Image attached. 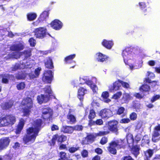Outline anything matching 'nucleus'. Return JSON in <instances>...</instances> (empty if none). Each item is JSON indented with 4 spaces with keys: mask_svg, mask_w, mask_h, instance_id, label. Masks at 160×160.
Returning a JSON list of instances; mask_svg holds the SVG:
<instances>
[{
    "mask_svg": "<svg viewBox=\"0 0 160 160\" xmlns=\"http://www.w3.org/2000/svg\"><path fill=\"white\" fill-rule=\"evenodd\" d=\"M76 54H73L67 56L65 58L64 61L66 63H70L72 62H74L72 61L73 59L75 58Z\"/></svg>",
    "mask_w": 160,
    "mask_h": 160,
    "instance_id": "473e14b6",
    "label": "nucleus"
},
{
    "mask_svg": "<svg viewBox=\"0 0 160 160\" xmlns=\"http://www.w3.org/2000/svg\"><path fill=\"white\" fill-rule=\"evenodd\" d=\"M58 134H56L53 136L51 140V143L50 145L51 146H54L56 140L57 139Z\"/></svg>",
    "mask_w": 160,
    "mask_h": 160,
    "instance_id": "8fccbe9b",
    "label": "nucleus"
},
{
    "mask_svg": "<svg viewBox=\"0 0 160 160\" xmlns=\"http://www.w3.org/2000/svg\"><path fill=\"white\" fill-rule=\"evenodd\" d=\"M50 99L49 96L41 94L37 96V100L38 103L42 104L47 102Z\"/></svg>",
    "mask_w": 160,
    "mask_h": 160,
    "instance_id": "4468645a",
    "label": "nucleus"
},
{
    "mask_svg": "<svg viewBox=\"0 0 160 160\" xmlns=\"http://www.w3.org/2000/svg\"><path fill=\"white\" fill-rule=\"evenodd\" d=\"M139 4L140 9L142 10L144 9L146 7V4L144 2H139Z\"/></svg>",
    "mask_w": 160,
    "mask_h": 160,
    "instance_id": "338daca9",
    "label": "nucleus"
},
{
    "mask_svg": "<svg viewBox=\"0 0 160 160\" xmlns=\"http://www.w3.org/2000/svg\"><path fill=\"white\" fill-rule=\"evenodd\" d=\"M62 131L64 133H72L73 132L72 126H63L62 128Z\"/></svg>",
    "mask_w": 160,
    "mask_h": 160,
    "instance_id": "c756f323",
    "label": "nucleus"
},
{
    "mask_svg": "<svg viewBox=\"0 0 160 160\" xmlns=\"http://www.w3.org/2000/svg\"><path fill=\"white\" fill-rule=\"evenodd\" d=\"M88 151L86 149H83L81 152V154L83 158H87L88 156Z\"/></svg>",
    "mask_w": 160,
    "mask_h": 160,
    "instance_id": "603ef678",
    "label": "nucleus"
},
{
    "mask_svg": "<svg viewBox=\"0 0 160 160\" xmlns=\"http://www.w3.org/2000/svg\"><path fill=\"white\" fill-rule=\"evenodd\" d=\"M44 92L47 95L46 96H49V98H50L51 96H53V92L51 90L50 86H46L44 88Z\"/></svg>",
    "mask_w": 160,
    "mask_h": 160,
    "instance_id": "f704fd0d",
    "label": "nucleus"
},
{
    "mask_svg": "<svg viewBox=\"0 0 160 160\" xmlns=\"http://www.w3.org/2000/svg\"><path fill=\"white\" fill-rule=\"evenodd\" d=\"M16 87L18 90H21L23 89L25 87V84L23 82H21L17 84Z\"/></svg>",
    "mask_w": 160,
    "mask_h": 160,
    "instance_id": "a18cd8bd",
    "label": "nucleus"
},
{
    "mask_svg": "<svg viewBox=\"0 0 160 160\" xmlns=\"http://www.w3.org/2000/svg\"><path fill=\"white\" fill-rule=\"evenodd\" d=\"M21 105L24 107L22 108L23 116L28 117L33 107V104L32 98L27 97L24 98L21 101Z\"/></svg>",
    "mask_w": 160,
    "mask_h": 160,
    "instance_id": "7ed1b4c3",
    "label": "nucleus"
},
{
    "mask_svg": "<svg viewBox=\"0 0 160 160\" xmlns=\"http://www.w3.org/2000/svg\"><path fill=\"white\" fill-rule=\"evenodd\" d=\"M99 115L102 118H108L112 116V112L110 109L104 108L100 111Z\"/></svg>",
    "mask_w": 160,
    "mask_h": 160,
    "instance_id": "9b49d317",
    "label": "nucleus"
},
{
    "mask_svg": "<svg viewBox=\"0 0 160 160\" xmlns=\"http://www.w3.org/2000/svg\"><path fill=\"white\" fill-rule=\"evenodd\" d=\"M14 101L9 100L7 102H3L1 105L2 109L4 110H8L11 108L14 105Z\"/></svg>",
    "mask_w": 160,
    "mask_h": 160,
    "instance_id": "dca6fc26",
    "label": "nucleus"
},
{
    "mask_svg": "<svg viewBox=\"0 0 160 160\" xmlns=\"http://www.w3.org/2000/svg\"><path fill=\"white\" fill-rule=\"evenodd\" d=\"M102 45L108 49H110L113 45L112 41L107 40L105 39H103L101 42Z\"/></svg>",
    "mask_w": 160,
    "mask_h": 160,
    "instance_id": "6ab92c4d",
    "label": "nucleus"
},
{
    "mask_svg": "<svg viewBox=\"0 0 160 160\" xmlns=\"http://www.w3.org/2000/svg\"><path fill=\"white\" fill-rule=\"evenodd\" d=\"M126 139L127 143L129 145L131 144L132 145H137L138 142L141 141V137L140 134H137L134 138L132 134L128 133L126 135Z\"/></svg>",
    "mask_w": 160,
    "mask_h": 160,
    "instance_id": "423d86ee",
    "label": "nucleus"
},
{
    "mask_svg": "<svg viewBox=\"0 0 160 160\" xmlns=\"http://www.w3.org/2000/svg\"><path fill=\"white\" fill-rule=\"evenodd\" d=\"M130 122V120L128 118H123L120 120V122L121 123H127Z\"/></svg>",
    "mask_w": 160,
    "mask_h": 160,
    "instance_id": "13d9d810",
    "label": "nucleus"
},
{
    "mask_svg": "<svg viewBox=\"0 0 160 160\" xmlns=\"http://www.w3.org/2000/svg\"><path fill=\"white\" fill-rule=\"evenodd\" d=\"M126 143L125 139H119L112 141L109 143V146L107 147L108 152L111 154L115 155L117 153V149H125Z\"/></svg>",
    "mask_w": 160,
    "mask_h": 160,
    "instance_id": "f03ea898",
    "label": "nucleus"
},
{
    "mask_svg": "<svg viewBox=\"0 0 160 160\" xmlns=\"http://www.w3.org/2000/svg\"><path fill=\"white\" fill-rule=\"evenodd\" d=\"M86 78V77H84L83 78H82V79L83 80L85 81V83L91 87L93 92H96V89L97 88L96 85L93 83L92 80H87V78Z\"/></svg>",
    "mask_w": 160,
    "mask_h": 160,
    "instance_id": "412c9836",
    "label": "nucleus"
},
{
    "mask_svg": "<svg viewBox=\"0 0 160 160\" xmlns=\"http://www.w3.org/2000/svg\"><path fill=\"white\" fill-rule=\"evenodd\" d=\"M96 55H97V60L98 62H105L108 60V56L101 52L97 53Z\"/></svg>",
    "mask_w": 160,
    "mask_h": 160,
    "instance_id": "aec40b11",
    "label": "nucleus"
},
{
    "mask_svg": "<svg viewBox=\"0 0 160 160\" xmlns=\"http://www.w3.org/2000/svg\"><path fill=\"white\" fill-rule=\"evenodd\" d=\"M160 99V95L155 94L152 96L150 99V101L151 103H153L156 101Z\"/></svg>",
    "mask_w": 160,
    "mask_h": 160,
    "instance_id": "37998d69",
    "label": "nucleus"
},
{
    "mask_svg": "<svg viewBox=\"0 0 160 160\" xmlns=\"http://www.w3.org/2000/svg\"><path fill=\"white\" fill-rule=\"evenodd\" d=\"M28 42L31 46L34 47L35 46L36 41L33 38H30L28 40Z\"/></svg>",
    "mask_w": 160,
    "mask_h": 160,
    "instance_id": "864d4df0",
    "label": "nucleus"
},
{
    "mask_svg": "<svg viewBox=\"0 0 160 160\" xmlns=\"http://www.w3.org/2000/svg\"><path fill=\"white\" fill-rule=\"evenodd\" d=\"M57 140L58 142L62 143L66 141L67 139V137L63 135L59 136L58 135Z\"/></svg>",
    "mask_w": 160,
    "mask_h": 160,
    "instance_id": "79ce46f5",
    "label": "nucleus"
},
{
    "mask_svg": "<svg viewBox=\"0 0 160 160\" xmlns=\"http://www.w3.org/2000/svg\"><path fill=\"white\" fill-rule=\"evenodd\" d=\"M67 122L68 124H74L77 122L76 117L69 111L67 116Z\"/></svg>",
    "mask_w": 160,
    "mask_h": 160,
    "instance_id": "a211bd4d",
    "label": "nucleus"
},
{
    "mask_svg": "<svg viewBox=\"0 0 160 160\" xmlns=\"http://www.w3.org/2000/svg\"><path fill=\"white\" fill-rule=\"evenodd\" d=\"M73 131H82L83 129V126L81 125L77 124L72 126Z\"/></svg>",
    "mask_w": 160,
    "mask_h": 160,
    "instance_id": "c03bdc74",
    "label": "nucleus"
},
{
    "mask_svg": "<svg viewBox=\"0 0 160 160\" xmlns=\"http://www.w3.org/2000/svg\"><path fill=\"white\" fill-rule=\"evenodd\" d=\"M132 146L131 150L132 153L136 158H137L139 154V151L140 149V146L138 145Z\"/></svg>",
    "mask_w": 160,
    "mask_h": 160,
    "instance_id": "b1692460",
    "label": "nucleus"
},
{
    "mask_svg": "<svg viewBox=\"0 0 160 160\" xmlns=\"http://www.w3.org/2000/svg\"><path fill=\"white\" fill-rule=\"evenodd\" d=\"M11 75L8 74H4L0 75V78L2 79V82L3 83H8L9 82V79L10 78Z\"/></svg>",
    "mask_w": 160,
    "mask_h": 160,
    "instance_id": "c85d7f7f",
    "label": "nucleus"
},
{
    "mask_svg": "<svg viewBox=\"0 0 160 160\" xmlns=\"http://www.w3.org/2000/svg\"><path fill=\"white\" fill-rule=\"evenodd\" d=\"M107 128L108 130L110 132L117 134L118 133V122L115 119L110 120L108 122Z\"/></svg>",
    "mask_w": 160,
    "mask_h": 160,
    "instance_id": "0eeeda50",
    "label": "nucleus"
},
{
    "mask_svg": "<svg viewBox=\"0 0 160 160\" xmlns=\"http://www.w3.org/2000/svg\"><path fill=\"white\" fill-rule=\"evenodd\" d=\"M122 95V93L121 92L119 91L118 92L113 95L112 96V98L115 99H117L121 97Z\"/></svg>",
    "mask_w": 160,
    "mask_h": 160,
    "instance_id": "3c124183",
    "label": "nucleus"
},
{
    "mask_svg": "<svg viewBox=\"0 0 160 160\" xmlns=\"http://www.w3.org/2000/svg\"><path fill=\"white\" fill-rule=\"evenodd\" d=\"M16 122V117L12 114H6L0 117V126L1 127H11Z\"/></svg>",
    "mask_w": 160,
    "mask_h": 160,
    "instance_id": "20e7f679",
    "label": "nucleus"
},
{
    "mask_svg": "<svg viewBox=\"0 0 160 160\" xmlns=\"http://www.w3.org/2000/svg\"><path fill=\"white\" fill-rule=\"evenodd\" d=\"M108 141L107 137L103 136L102 137L100 140L99 143L102 145H104L106 144Z\"/></svg>",
    "mask_w": 160,
    "mask_h": 160,
    "instance_id": "de8ad7c7",
    "label": "nucleus"
},
{
    "mask_svg": "<svg viewBox=\"0 0 160 160\" xmlns=\"http://www.w3.org/2000/svg\"><path fill=\"white\" fill-rule=\"evenodd\" d=\"M145 80L144 81L145 82L148 83H152V82H154L155 83L153 85H152V86L153 87H154L157 85V82L155 81H152L151 79L149 78H145Z\"/></svg>",
    "mask_w": 160,
    "mask_h": 160,
    "instance_id": "5fc2aeb1",
    "label": "nucleus"
},
{
    "mask_svg": "<svg viewBox=\"0 0 160 160\" xmlns=\"http://www.w3.org/2000/svg\"><path fill=\"white\" fill-rule=\"evenodd\" d=\"M150 141L148 135H145L144 136L141 144L142 147H144L146 145H149Z\"/></svg>",
    "mask_w": 160,
    "mask_h": 160,
    "instance_id": "2f4dec72",
    "label": "nucleus"
},
{
    "mask_svg": "<svg viewBox=\"0 0 160 160\" xmlns=\"http://www.w3.org/2000/svg\"><path fill=\"white\" fill-rule=\"evenodd\" d=\"M96 116V114L95 111L93 109H90L88 117L89 119L88 125L91 123V122L93 121V120L95 118Z\"/></svg>",
    "mask_w": 160,
    "mask_h": 160,
    "instance_id": "cd10ccee",
    "label": "nucleus"
},
{
    "mask_svg": "<svg viewBox=\"0 0 160 160\" xmlns=\"http://www.w3.org/2000/svg\"><path fill=\"white\" fill-rule=\"evenodd\" d=\"M43 123L41 119L38 118L33 122V125L28 128L26 130V133L22 138V142L25 145H29L34 143L37 137L42 128Z\"/></svg>",
    "mask_w": 160,
    "mask_h": 160,
    "instance_id": "f257e3e1",
    "label": "nucleus"
},
{
    "mask_svg": "<svg viewBox=\"0 0 160 160\" xmlns=\"http://www.w3.org/2000/svg\"><path fill=\"white\" fill-rule=\"evenodd\" d=\"M125 108L123 107H118V108L116 110L115 114L121 116V118H123L126 116V113L124 112Z\"/></svg>",
    "mask_w": 160,
    "mask_h": 160,
    "instance_id": "393cba45",
    "label": "nucleus"
},
{
    "mask_svg": "<svg viewBox=\"0 0 160 160\" xmlns=\"http://www.w3.org/2000/svg\"><path fill=\"white\" fill-rule=\"evenodd\" d=\"M137 114L135 112H132L129 115V119L130 121H134L137 118Z\"/></svg>",
    "mask_w": 160,
    "mask_h": 160,
    "instance_id": "09e8293b",
    "label": "nucleus"
},
{
    "mask_svg": "<svg viewBox=\"0 0 160 160\" xmlns=\"http://www.w3.org/2000/svg\"><path fill=\"white\" fill-rule=\"evenodd\" d=\"M79 149L80 147L78 146L76 147H72L69 148L68 151L70 153H73L79 150Z\"/></svg>",
    "mask_w": 160,
    "mask_h": 160,
    "instance_id": "49530a36",
    "label": "nucleus"
},
{
    "mask_svg": "<svg viewBox=\"0 0 160 160\" xmlns=\"http://www.w3.org/2000/svg\"><path fill=\"white\" fill-rule=\"evenodd\" d=\"M139 90L143 92H147L149 91L150 88V87L148 85L144 84L139 88Z\"/></svg>",
    "mask_w": 160,
    "mask_h": 160,
    "instance_id": "ea45409f",
    "label": "nucleus"
},
{
    "mask_svg": "<svg viewBox=\"0 0 160 160\" xmlns=\"http://www.w3.org/2000/svg\"><path fill=\"white\" fill-rule=\"evenodd\" d=\"M51 27L56 30L60 29L62 27L63 24L59 20L55 19L52 21L50 24Z\"/></svg>",
    "mask_w": 160,
    "mask_h": 160,
    "instance_id": "f8f14e48",
    "label": "nucleus"
},
{
    "mask_svg": "<svg viewBox=\"0 0 160 160\" xmlns=\"http://www.w3.org/2000/svg\"><path fill=\"white\" fill-rule=\"evenodd\" d=\"M131 98L132 97L129 94L125 93H123L122 99L124 103H127Z\"/></svg>",
    "mask_w": 160,
    "mask_h": 160,
    "instance_id": "4c0bfd02",
    "label": "nucleus"
},
{
    "mask_svg": "<svg viewBox=\"0 0 160 160\" xmlns=\"http://www.w3.org/2000/svg\"><path fill=\"white\" fill-rule=\"evenodd\" d=\"M37 17V14L34 12H29L27 14V18L28 21H33L36 19Z\"/></svg>",
    "mask_w": 160,
    "mask_h": 160,
    "instance_id": "72a5a7b5",
    "label": "nucleus"
},
{
    "mask_svg": "<svg viewBox=\"0 0 160 160\" xmlns=\"http://www.w3.org/2000/svg\"><path fill=\"white\" fill-rule=\"evenodd\" d=\"M109 96V93L107 91L104 92L102 94V97L104 99H107Z\"/></svg>",
    "mask_w": 160,
    "mask_h": 160,
    "instance_id": "052dcab7",
    "label": "nucleus"
},
{
    "mask_svg": "<svg viewBox=\"0 0 160 160\" xmlns=\"http://www.w3.org/2000/svg\"><path fill=\"white\" fill-rule=\"evenodd\" d=\"M41 118L44 121H50L52 120L53 112L49 107L42 108V109Z\"/></svg>",
    "mask_w": 160,
    "mask_h": 160,
    "instance_id": "39448f33",
    "label": "nucleus"
},
{
    "mask_svg": "<svg viewBox=\"0 0 160 160\" xmlns=\"http://www.w3.org/2000/svg\"><path fill=\"white\" fill-rule=\"evenodd\" d=\"M49 16L48 11H44L40 14L38 18L39 22H42L48 18Z\"/></svg>",
    "mask_w": 160,
    "mask_h": 160,
    "instance_id": "a878e982",
    "label": "nucleus"
},
{
    "mask_svg": "<svg viewBox=\"0 0 160 160\" xmlns=\"http://www.w3.org/2000/svg\"><path fill=\"white\" fill-rule=\"evenodd\" d=\"M59 129L58 127L55 124H53L51 126V129L52 131H54L56 130H58Z\"/></svg>",
    "mask_w": 160,
    "mask_h": 160,
    "instance_id": "774afa93",
    "label": "nucleus"
},
{
    "mask_svg": "<svg viewBox=\"0 0 160 160\" xmlns=\"http://www.w3.org/2000/svg\"><path fill=\"white\" fill-rule=\"evenodd\" d=\"M59 156L60 159L64 160H69V157L67 156V153L65 152H60L59 153Z\"/></svg>",
    "mask_w": 160,
    "mask_h": 160,
    "instance_id": "58836bf2",
    "label": "nucleus"
},
{
    "mask_svg": "<svg viewBox=\"0 0 160 160\" xmlns=\"http://www.w3.org/2000/svg\"><path fill=\"white\" fill-rule=\"evenodd\" d=\"M41 70V68L40 67H38L35 69L34 71V73L36 77H38Z\"/></svg>",
    "mask_w": 160,
    "mask_h": 160,
    "instance_id": "4d7b16f0",
    "label": "nucleus"
},
{
    "mask_svg": "<svg viewBox=\"0 0 160 160\" xmlns=\"http://www.w3.org/2000/svg\"><path fill=\"white\" fill-rule=\"evenodd\" d=\"M45 66L46 68L48 69H52L54 68L53 64L52 59L48 57L46 59L45 62Z\"/></svg>",
    "mask_w": 160,
    "mask_h": 160,
    "instance_id": "7c9ffc66",
    "label": "nucleus"
},
{
    "mask_svg": "<svg viewBox=\"0 0 160 160\" xmlns=\"http://www.w3.org/2000/svg\"><path fill=\"white\" fill-rule=\"evenodd\" d=\"M119 81L121 82V85L123 88H129V85L128 82H124L121 80H119Z\"/></svg>",
    "mask_w": 160,
    "mask_h": 160,
    "instance_id": "6e6d98bb",
    "label": "nucleus"
},
{
    "mask_svg": "<svg viewBox=\"0 0 160 160\" xmlns=\"http://www.w3.org/2000/svg\"><path fill=\"white\" fill-rule=\"evenodd\" d=\"M97 137L95 133V134H90L87 136L85 139L88 142L92 143L94 141Z\"/></svg>",
    "mask_w": 160,
    "mask_h": 160,
    "instance_id": "c9c22d12",
    "label": "nucleus"
},
{
    "mask_svg": "<svg viewBox=\"0 0 160 160\" xmlns=\"http://www.w3.org/2000/svg\"><path fill=\"white\" fill-rule=\"evenodd\" d=\"M156 63V61L153 60H150L149 61L147 62L148 65L150 66H154L155 65Z\"/></svg>",
    "mask_w": 160,
    "mask_h": 160,
    "instance_id": "0e129e2a",
    "label": "nucleus"
},
{
    "mask_svg": "<svg viewBox=\"0 0 160 160\" xmlns=\"http://www.w3.org/2000/svg\"><path fill=\"white\" fill-rule=\"evenodd\" d=\"M103 131H99L98 133H95L97 137H101L105 136L109 134L110 131L108 130V128L107 126H104L103 127Z\"/></svg>",
    "mask_w": 160,
    "mask_h": 160,
    "instance_id": "5701e85b",
    "label": "nucleus"
},
{
    "mask_svg": "<svg viewBox=\"0 0 160 160\" xmlns=\"http://www.w3.org/2000/svg\"><path fill=\"white\" fill-rule=\"evenodd\" d=\"M7 56L8 58L9 59H18L20 57L18 52H12L11 53L9 54Z\"/></svg>",
    "mask_w": 160,
    "mask_h": 160,
    "instance_id": "a19ab883",
    "label": "nucleus"
},
{
    "mask_svg": "<svg viewBox=\"0 0 160 160\" xmlns=\"http://www.w3.org/2000/svg\"><path fill=\"white\" fill-rule=\"evenodd\" d=\"M10 140L9 137L0 139V151L6 149L9 145Z\"/></svg>",
    "mask_w": 160,
    "mask_h": 160,
    "instance_id": "ddd939ff",
    "label": "nucleus"
},
{
    "mask_svg": "<svg viewBox=\"0 0 160 160\" xmlns=\"http://www.w3.org/2000/svg\"><path fill=\"white\" fill-rule=\"evenodd\" d=\"M124 50L126 51L129 54H131L133 50V49L131 47H126Z\"/></svg>",
    "mask_w": 160,
    "mask_h": 160,
    "instance_id": "680f3d73",
    "label": "nucleus"
},
{
    "mask_svg": "<svg viewBox=\"0 0 160 160\" xmlns=\"http://www.w3.org/2000/svg\"><path fill=\"white\" fill-rule=\"evenodd\" d=\"M154 153V150L148 149L146 151L144 152V154L145 157L144 160H150Z\"/></svg>",
    "mask_w": 160,
    "mask_h": 160,
    "instance_id": "4be33fe9",
    "label": "nucleus"
},
{
    "mask_svg": "<svg viewBox=\"0 0 160 160\" xmlns=\"http://www.w3.org/2000/svg\"><path fill=\"white\" fill-rule=\"evenodd\" d=\"M35 35L37 38L42 39L46 36L47 29L44 27H39L35 30Z\"/></svg>",
    "mask_w": 160,
    "mask_h": 160,
    "instance_id": "9d476101",
    "label": "nucleus"
},
{
    "mask_svg": "<svg viewBox=\"0 0 160 160\" xmlns=\"http://www.w3.org/2000/svg\"><path fill=\"white\" fill-rule=\"evenodd\" d=\"M160 140V124L155 127L152 134V140L153 142H157Z\"/></svg>",
    "mask_w": 160,
    "mask_h": 160,
    "instance_id": "6e6552de",
    "label": "nucleus"
},
{
    "mask_svg": "<svg viewBox=\"0 0 160 160\" xmlns=\"http://www.w3.org/2000/svg\"><path fill=\"white\" fill-rule=\"evenodd\" d=\"M24 47L23 45L20 44H14L10 47V50L12 51H19L22 50Z\"/></svg>",
    "mask_w": 160,
    "mask_h": 160,
    "instance_id": "bb28decb",
    "label": "nucleus"
},
{
    "mask_svg": "<svg viewBox=\"0 0 160 160\" xmlns=\"http://www.w3.org/2000/svg\"><path fill=\"white\" fill-rule=\"evenodd\" d=\"M16 78L18 80H20L24 78L23 74L18 73L16 75Z\"/></svg>",
    "mask_w": 160,
    "mask_h": 160,
    "instance_id": "e2e57ef3",
    "label": "nucleus"
},
{
    "mask_svg": "<svg viewBox=\"0 0 160 160\" xmlns=\"http://www.w3.org/2000/svg\"><path fill=\"white\" fill-rule=\"evenodd\" d=\"M120 79H118L114 82L113 85H111L109 87V91L110 92H112L114 90L117 91L120 89L121 87V82L119 81Z\"/></svg>",
    "mask_w": 160,
    "mask_h": 160,
    "instance_id": "f3484780",
    "label": "nucleus"
},
{
    "mask_svg": "<svg viewBox=\"0 0 160 160\" xmlns=\"http://www.w3.org/2000/svg\"><path fill=\"white\" fill-rule=\"evenodd\" d=\"M23 127L18 124L17 128L16 130V133L17 134H19L21 132L22 129H23Z\"/></svg>",
    "mask_w": 160,
    "mask_h": 160,
    "instance_id": "69168bd1",
    "label": "nucleus"
},
{
    "mask_svg": "<svg viewBox=\"0 0 160 160\" xmlns=\"http://www.w3.org/2000/svg\"><path fill=\"white\" fill-rule=\"evenodd\" d=\"M87 91L86 88L80 87L78 90L77 97L79 99L82 104L84 96L86 93L85 92Z\"/></svg>",
    "mask_w": 160,
    "mask_h": 160,
    "instance_id": "2eb2a0df",
    "label": "nucleus"
},
{
    "mask_svg": "<svg viewBox=\"0 0 160 160\" xmlns=\"http://www.w3.org/2000/svg\"><path fill=\"white\" fill-rule=\"evenodd\" d=\"M53 75L51 70H45L44 71L42 78L43 82L47 83H50L53 79Z\"/></svg>",
    "mask_w": 160,
    "mask_h": 160,
    "instance_id": "1a4fd4ad",
    "label": "nucleus"
},
{
    "mask_svg": "<svg viewBox=\"0 0 160 160\" xmlns=\"http://www.w3.org/2000/svg\"><path fill=\"white\" fill-rule=\"evenodd\" d=\"M121 160H134L132 157L129 155H127L123 156L121 159Z\"/></svg>",
    "mask_w": 160,
    "mask_h": 160,
    "instance_id": "bf43d9fd",
    "label": "nucleus"
},
{
    "mask_svg": "<svg viewBox=\"0 0 160 160\" xmlns=\"http://www.w3.org/2000/svg\"><path fill=\"white\" fill-rule=\"evenodd\" d=\"M103 121L102 119H97L95 121H93L92 122H91V123L88 126L91 127L96 125H103Z\"/></svg>",
    "mask_w": 160,
    "mask_h": 160,
    "instance_id": "e433bc0d",
    "label": "nucleus"
}]
</instances>
